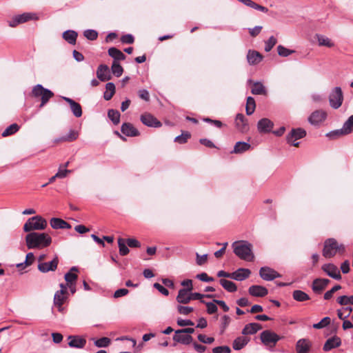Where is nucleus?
Wrapping results in <instances>:
<instances>
[{
	"instance_id": "4be33fe9",
	"label": "nucleus",
	"mask_w": 353,
	"mask_h": 353,
	"mask_svg": "<svg viewBox=\"0 0 353 353\" xmlns=\"http://www.w3.org/2000/svg\"><path fill=\"white\" fill-rule=\"evenodd\" d=\"M274 126V123L270 119L263 118L260 119L257 123V128L261 133L270 132Z\"/></svg>"
},
{
	"instance_id": "e433bc0d",
	"label": "nucleus",
	"mask_w": 353,
	"mask_h": 353,
	"mask_svg": "<svg viewBox=\"0 0 353 353\" xmlns=\"http://www.w3.org/2000/svg\"><path fill=\"white\" fill-rule=\"evenodd\" d=\"M219 283L220 285L229 292H234L237 290L236 285L231 281L221 279Z\"/></svg>"
},
{
	"instance_id": "aec40b11",
	"label": "nucleus",
	"mask_w": 353,
	"mask_h": 353,
	"mask_svg": "<svg viewBox=\"0 0 353 353\" xmlns=\"http://www.w3.org/2000/svg\"><path fill=\"white\" fill-rule=\"evenodd\" d=\"M97 77L101 81H106L111 79L110 69L108 65L101 64L97 70Z\"/></svg>"
},
{
	"instance_id": "c756f323",
	"label": "nucleus",
	"mask_w": 353,
	"mask_h": 353,
	"mask_svg": "<svg viewBox=\"0 0 353 353\" xmlns=\"http://www.w3.org/2000/svg\"><path fill=\"white\" fill-rule=\"evenodd\" d=\"M190 292L185 288L180 289L176 296V301L181 304H187L191 301Z\"/></svg>"
},
{
	"instance_id": "2eb2a0df",
	"label": "nucleus",
	"mask_w": 353,
	"mask_h": 353,
	"mask_svg": "<svg viewBox=\"0 0 353 353\" xmlns=\"http://www.w3.org/2000/svg\"><path fill=\"white\" fill-rule=\"evenodd\" d=\"M173 340L183 345H189L192 341V336L190 334H185L182 330H178L175 331Z\"/></svg>"
},
{
	"instance_id": "6e6552de",
	"label": "nucleus",
	"mask_w": 353,
	"mask_h": 353,
	"mask_svg": "<svg viewBox=\"0 0 353 353\" xmlns=\"http://www.w3.org/2000/svg\"><path fill=\"white\" fill-rule=\"evenodd\" d=\"M343 94L340 87H335L330 94L329 102L334 109H338L343 103Z\"/></svg>"
},
{
	"instance_id": "423d86ee",
	"label": "nucleus",
	"mask_w": 353,
	"mask_h": 353,
	"mask_svg": "<svg viewBox=\"0 0 353 353\" xmlns=\"http://www.w3.org/2000/svg\"><path fill=\"white\" fill-rule=\"evenodd\" d=\"M260 339L265 345L273 347L276 345V343L282 339V337L275 332L267 330L261 333Z\"/></svg>"
},
{
	"instance_id": "7ed1b4c3",
	"label": "nucleus",
	"mask_w": 353,
	"mask_h": 353,
	"mask_svg": "<svg viewBox=\"0 0 353 353\" xmlns=\"http://www.w3.org/2000/svg\"><path fill=\"white\" fill-rule=\"evenodd\" d=\"M232 247L234 253L246 261H252L254 260V255L252 252V245L247 241H236L233 243Z\"/></svg>"
},
{
	"instance_id": "20e7f679",
	"label": "nucleus",
	"mask_w": 353,
	"mask_h": 353,
	"mask_svg": "<svg viewBox=\"0 0 353 353\" xmlns=\"http://www.w3.org/2000/svg\"><path fill=\"white\" fill-rule=\"evenodd\" d=\"M31 96L41 99L40 108L45 105L54 96V93L49 89L45 88L41 84L34 85L31 92Z\"/></svg>"
},
{
	"instance_id": "cd10ccee",
	"label": "nucleus",
	"mask_w": 353,
	"mask_h": 353,
	"mask_svg": "<svg viewBox=\"0 0 353 353\" xmlns=\"http://www.w3.org/2000/svg\"><path fill=\"white\" fill-rule=\"evenodd\" d=\"M50 224L53 229H70L71 225L59 218H52Z\"/></svg>"
},
{
	"instance_id": "ea45409f",
	"label": "nucleus",
	"mask_w": 353,
	"mask_h": 353,
	"mask_svg": "<svg viewBox=\"0 0 353 353\" xmlns=\"http://www.w3.org/2000/svg\"><path fill=\"white\" fill-rule=\"evenodd\" d=\"M292 297L295 301L299 302H303L310 299L309 295L307 293L300 290H294L292 292Z\"/></svg>"
},
{
	"instance_id": "09e8293b",
	"label": "nucleus",
	"mask_w": 353,
	"mask_h": 353,
	"mask_svg": "<svg viewBox=\"0 0 353 353\" xmlns=\"http://www.w3.org/2000/svg\"><path fill=\"white\" fill-rule=\"evenodd\" d=\"M190 297H191V300H200V301L201 302V301H203L202 299L204 297L208 298V299H212V298L216 297V295L215 294H201L199 292H190Z\"/></svg>"
},
{
	"instance_id": "f8f14e48",
	"label": "nucleus",
	"mask_w": 353,
	"mask_h": 353,
	"mask_svg": "<svg viewBox=\"0 0 353 353\" xmlns=\"http://www.w3.org/2000/svg\"><path fill=\"white\" fill-rule=\"evenodd\" d=\"M59 264V258L55 256L50 262H41L38 264V270L43 272L46 273L50 271H55Z\"/></svg>"
},
{
	"instance_id": "e2e57ef3",
	"label": "nucleus",
	"mask_w": 353,
	"mask_h": 353,
	"mask_svg": "<svg viewBox=\"0 0 353 353\" xmlns=\"http://www.w3.org/2000/svg\"><path fill=\"white\" fill-rule=\"evenodd\" d=\"M176 309L178 312L183 315H188L194 311V308L192 307L183 306L181 305H178Z\"/></svg>"
},
{
	"instance_id": "a19ab883",
	"label": "nucleus",
	"mask_w": 353,
	"mask_h": 353,
	"mask_svg": "<svg viewBox=\"0 0 353 353\" xmlns=\"http://www.w3.org/2000/svg\"><path fill=\"white\" fill-rule=\"evenodd\" d=\"M256 108L255 100L252 97L247 98L245 112L248 115H251L254 113Z\"/></svg>"
},
{
	"instance_id": "72a5a7b5",
	"label": "nucleus",
	"mask_w": 353,
	"mask_h": 353,
	"mask_svg": "<svg viewBox=\"0 0 353 353\" xmlns=\"http://www.w3.org/2000/svg\"><path fill=\"white\" fill-rule=\"evenodd\" d=\"M77 37V32L74 30H70L63 32L62 34L63 39L72 45H74L76 43Z\"/></svg>"
},
{
	"instance_id": "b1692460",
	"label": "nucleus",
	"mask_w": 353,
	"mask_h": 353,
	"mask_svg": "<svg viewBox=\"0 0 353 353\" xmlns=\"http://www.w3.org/2000/svg\"><path fill=\"white\" fill-rule=\"evenodd\" d=\"M68 345L70 347L83 348L86 344V340L79 336L70 335L68 337Z\"/></svg>"
},
{
	"instance_id": "a878e982",
	"label": "nucleus",
	"mask_w": 353,
	"mask_h": 353,
	"mask_svg": "<svg viewBox=\"0 0 353 353\" xmlns=\"http://www.w3.org/2000/svg\"><path fill=\"white\" fill-rule=\"evenodd\" d=\"M63 100L65 101L67 103H69L70 106V109L73 113V114L76 117H80L82 115V108L81 105L74 101L73 99L68 98V97H63Z\"/></svg>"
},
{
	"instance_id": "6ab92c4d",
	"label": "nucleus",
	"mask_w": 353,
	"mask_h": 353,
	"mask_svg": "<svg viewBox=\"0 0 353 353\" xmlns=\"http://www.w3.org/2000/svg\"><path fill=\"white\" fill-rule=\"evenodd\" d=\"M312 343L309 339H301L296 344V353H308L311 349Z\"/></svg>"
},
{
	"instance_id": "de8ad7c7",
	"label": "nucleus",
	"mask_w": 353,
	"mask_h": 353,
	"mask_svg": "<svg viewBox=\"0 0 353 353\" xmlns=\"http://www.w3.org/2000/svg\"><path fill=\"white\" fill-rule=\"evenodd\" d=\"M118 245L119 248V254L121 256H125L129 253V248L125 245V241L123 239L119 238L118 239Z\"/></svg>"
},
{
	"instance_id": "c85d7f7f",
	"label": "nucleus",
	"mask_w": 353,
	"mask_h": 353,
	"mask_svg": "<svg viewBox=\"0 0 353 353\" xmlns=\"http://www.w3.org/2000/svg\"><path fill=\"white\" fill-rule=\"evenodd\" d=\"M247 59L250 65H256L262 61L263 56L256 50H250L247 54Z\"/></svg>"
},
{
	"instance_id": "39448f33",
	"label": "nucleus",
	"mask_w": 353,
	"mask_h": 353,
	"mask_svg": "<svg viewBox=\"0 0 353 353\" xmlns=\"http://www.w3.org/2000/svg\"><path fill=\"white\" fill-rule=\"evenodd\" d=\"M47 221L44 218L37 215L28 219L23 225V231L42 230L47 227Z\"/></svg>"
},
{
	"instance_id": "1a4fd4ad",
	"label": "nucleus",
	"mask_w": 353,
	"mask_h": 353,
	"mask_svg": "<svg viewBox=\"0 0 353 353\" xmlns=\"http://www.w3.org/2000/svg\"><path fill=\"white\" fill-rule=\"evenodd\" d=\"M321 270L330 277L336 279L341 280V275L340 271L336 265L333 263H325L321 266Z\"/></svg>"
},
{
	"instance_id": "3c124183",
	"label": "nucleus",
	"mask_w": 353,
	"mask_h": 353,
	"mask_svg": "<svg viewBox=\"0 0 353 353\" xmlns=\"http://www.w3.org/2000/svg\"><path fill=\"white\" fill-rule=\"evenodd\" d=\"M337 303L341 305H353V295L350 296L345 295L341 296L338 297Z\"/></svg>"
},
{
	"instance_id": "603ef678",
	"label": "nucleus",
	"mask_w": 353,
	"mask_h": 353,
	"mask_svg": "<svg viewBox=\"0 0 353 353\" xmlns=\"http://www.w3.org/2000/svg\"><path fill=\"white\" fill-rule=\"evenodd\" d=\"M69 162H66L64 165L60 166L58 172L53 176H66L68 174H71L72 170L66 169Z\"/></svg>"
},
{
	"instance_id": "412c9836",
	"label": "nucleus",
	"mask_w": 353,
	"mask_h": 353,
	"mask_svg": "<svg viewBox=\"0 0 353 353\" xmlns=\"http://www.w3.org/2000/svg\"><path fill=\"white\" fill-rule=\"evenodd\" d=\"M327 114L323 110H316L310 116L308 121L312 125H318L326 119Z\"/></svg>"
},
{
	"instance_id": "4c0bfd02",
	"label": "nucleus",
	"mask_w": 353,
	"mask_h": 353,
	"mask_svg": "<svg viewBox=\"0 0 353 353\" xmlns=\"http://www.w3.org/2000/svg\"><path fill=\"white\" fill-rule=\"evenodd\" d=\"M106 90L103 93V98L106 101L110 100L115 94V85L113 83L109 82L105 85Z\"/></svg>"
},
{
	"instance_id": "9b49d317",
	"label": "nucleus",
	"mask_w": 353,
	"mask_h": 353,
	"mask_svg": "<svg viewBox=\"0 0 353 353\" xmlns=\"http://www.w3.org/2000/svg\"><path fill=\"white\" fill-rule=\"evenodd\" d=\"M259 275L261 279L268 281H272L281 276V275L278 272L267 266H264L260 268Z\"/></svg>"
},
{
	"instance_id": "8fccbe9b",
	"label": "nucleus",
	"mask_w": 353,
	"mask_h": 353,
	"mask_svg": "<svg viewBox=\"0 0 353 353\" xmlns=\"http://www.w3.org/2000/svg\"><path fill=\"white\" fill-rule=\"evenodd\" d=\"M348 134L345 131L343 130V127L340 130H336L331 131L326 134V136L331 139H335L341 136Z\"/></svg>"
},
{
	"instance_id": "774afa93",
	"label": "nucleus",
	"mask_w": 353,
	"mask_h": 353,
	"mask_svg": "<svg viewBox=\"0 0 353 353\" xmlns=\"http://www.w3.org/2000/svg\"><path fill=\"white\" fill-rule=\"evenodd\" d=\"M213 353H230L231 350L230 347L227 345H222V346H218L215 347L212 349Z\"/></svg>"
},
{
	"instance_id": "c03bdc74",
	"label": "nucleus",
	"mask_w": 353,
	"mask_h": 353,
	"mask_svg": "<svg viewBox=\"0 0 353 353\" xmlns=\"http://www.w3.org/2000/svg\"><path fill=\"white\" fill-rule=\"evenodd\" d=\"M317 40L319 46L332 48L334 46V43L328 38L323 35L316 34Z\"/></svg>"
},
{
	"instance_id": "0eeeda50",
	"label": "nucleus",
	"mask_w": 353,
	"mask_h": 353,
	"mask_svg": "<svg viewBox=\"0 0 353 353\" xmlns=\"http://www.w3.org/2000/svg\"><path fill=\"white\" fill-rule=\"evenodd\" d=\"M306 136V131L301 128H293L292 130L288 134L286 137V141L288 143L295 146L299 147V142H296L298 139H302Z\"/></svg>"
},
{
	"instance_id": "4d7b16f0",
	"label": "nucleus",
	"mask_w": 353,
	"mask_h": 353,
	"mask_svg": "<svg viewBox=\"0 0 353 353\" xmlns=\"http://www.w3.org/2000/svg\"><path fill=\"white\" fill-rule=\"evenodd\" d=\"M330 321H331L330 318L328 316H325V317L323 318L321 320V321H319V323H314L313 325V327L315 329L323 328V327H326L327 325H328L330 323Z\"/></svg>"
},
{
	"instance_id": "79ce46f5",
	"label": "nucleus",
	"mask_w": 353,
	"mask_h": 353,
	"mask_svg": "<svg viewBox=\"0 0 353 353\" xmlns=\"http://www.w3.org/2000/svg\"><path fill=\"white\" fill-rule=\"evenodd\" d=\"M108 117L114 125L119 123L121 114L118 110L114 109L109 110Z\"/></svg>"
},
{
	"instance_id": "4468645a",
	"label": "nucleus",
	"mask_w": 353,
	"mask_h": 353,
	"mask_svg": "<svg viewBox=\"0 0 353 353\" xmlns=\"http://www.w3.org/2000/svg\"><path fill=\"white\" fill-rule=\"evenodd\" d=\"M68 299V294H63V290H58L54 296V306L56 307L59 312H63L64 307L63 305Z\"/></svg>"
},
{
	"instance_id": "f03ea898",
	"label": "nucleus",
	"mask_w": 353,
	"mask_h": 353,
	"mask_svg": "<svg viewBox=\"0 0 353 353\" xmlns=\"http://www.w3.org/2000/svg\"><path fill=\"white\" fill-rule=\"evenodd\" d=\"M345 252V247L334 238H330L325 241L323 249V256L325 258H331L336 254L343 255Z\"/></svg>"
},
{
	"instance_id": "f3484780",
	"label": "nucleus",
	"mask_w": 353,
	"mask_h": 353,
	"mask_svg": "<svg viewBox=\"0 0 353 353\" xmlns=\"http://www.w3.org/2000/svg\"><path fill=\"white\" fill-rule=\"evenodd\" d=\"M248 292L254 297H264L268 294V290L265 287L253 285L249 288Z\"/></svg>"
},
{
	"instance_id": "ddd939ff",
	"label": "nucleus",
	"mask_w": 353,
	"mask_h": 353,
	"mask_svg": "<svg viewBox=\"0 0 353 353\" xmlns=\"http://www.w3.org/2000/svg\"><path fill=\"white\" fill-rule=\"evenodd\" d=\"M328 279L317 278L312 281V289L315 294H321L330 283Z\"/></svg>"
},
{
	"instance_id": "680f3d73",
	"label": "nucleus",
	"mask_w": 353,
	"mask_h": 353,
	"mask_svg": "<svg viewBox=\"0 0 353 353\" xmlns=\"http://www.w3.org/2000/svg\"><path fill=\"white\" fill-rule=\"evenodd\" d=\"M83 35L88 40L94 41L98 37V32L94 30H86L84 31Z\"/></svg>"
},
{
	"instance_id": "13d9d810",
	"label": "nucleus",
	"mask_w": 353,
	"mask_h": 353,
	"mask_svg": "<svg viewBox=\"0 0 353 353\" xmlns=\"http://www.w3.org/2000/svg\"><path fill=\"white\" fill-rule=\"evenodd\" d=\"M343 130L350 134L353 131V115L350 116L343 124Z\"/></svg>"
},
{
	"instance_id": "bf43d9fd",
	"label": "nucleus",
	"mask_w": 353,
	"mask_h": 353,
	"mask_svg": "<svg viewBox=\"0 0 353 353\" xmlns=\"http://www.w3.org/2000/svg\"><path fill=\"white\" fill-rule=\"evenodd\" d=\"M8 25L14 28L22 23V14H18L10 19L8 21Z\"/></svg>"
},
{
	"instance_id": "9d476101",
	"label": "nucleus",
	"mask_w": 353,
	"mask_h": 353,
	"mask_svg": "<svg viewBox=\"0 0 353 353\" xmlns=\"http://www.w3.org/2000/svg\"><path fill=\"white\" fill-rule=\"evenodd\" d=\"M141 123L150 128H160L162 123L156 117L150 113L142 114L140 117Z\"/></svg>"
},
{
	"instance_id": "0e129e2a",
	"label": "nucleus",
	"mask_w": 353,
	"mask_h": 353,
	"mask_svg": "<svg viewBox=\"0 0 353 353\" xmlns=\"http://www.w3.org/2000/svg\"><path fill=\"white\" fill-rule=\"evenodd\" d=\"M39 18L38 14L35 12H23V23L29 21H37Z\"/></svg>"
},
{
	"instance_id": "473e14b6",
	"label": "nucleus",
	"mask_w": 353,
	"mask_h": 353,
	"mask_svg": "<svg viewBox=\"0 0 353 353\" xmlns=\"http://www.w3.org/2000/svg\"><path fill=\"white\" fill-rule=\"evenodd\" d=\"M108 54L114 59V61L117 62L124 60L126 57V56L120 50L114 47H112L108 49Z\"/></svg>"
},
{
	"instance_id": "f704fd0d",
	"label": "nucleus",
	"mask_w": 353,
	"mask_h": 353,
	"mask_svg": "<svg viewBox=\"0 0 353 353\" xmlns=\"http://www.w3.org/2000/svg\"><path fill=\"white\" fill-rule=\"evenodd\" d=\"M251 148L250 143L243 141H238L234 145V149L232 151V153L234 154H241L244 152L249 150Z\"/></svg>"
},
{
	"instance_id": "dca6fc26",
	"label": "nucleus",
	"mask_w": 353,
	"mask_h": 353,
	"mask_svg": "<svg viewBox=\"0 0 353 353\" xmlns=\"http://www.w3.org/2000/svg\"><path fill=\"white\" fill-rule=\"evenodd\" d=\"M235 125L238 130L245 132L249 130L248 119L241 113L236 114L235 118Z\"/></svg>"
},
{
	"instance_id": "864d4df0",
	"label": "nucleus",
	"mask_w": 353,
	"mask_h": 353,
	"mask_svg": "<svg viewBox=\"0 0 353 353\" xmlns=\"http://www.w3.org/2000/svg\"><path fill=\"white\" fill-rule=\"evenodd\" d=\"M277 51H278L279 55L281 57H287L289 55L295 52L294 50L288 49L281 45L278 46Z\"/></svg>"
},
{
	"instance_id": "a18cd8bd",
	"label": "nucleus",
	"mask_w": 353,
	"mask_h": 353,
	"mask_svg": "<svg viewBox=\"0 0 353 353\" xmlns=\"http://www.w3.org/2000/svg\"><path fill=\"white\" fill-rule=\"evenodd\" d=\"M191 137V134L188 131H184L181 135L174 138V142L179 144H184L187 143L188 140Z\"/></svg>"
},
{
	"instance_id": "6e6d98bb",
	"label": "nucleus",
	"mask_w": 353,
	"mask_h": 353,
	"mask_svg": "<svg viewBox=\"0 0 353 353\" xmlns=\"http://www.w3.org/2000/svg\"><path fill=\"white\" fill-rule=\"evenodd\" d=\"M201 303L205 304L206 307H207V312L209 314H212L217 312L218 307L214 301L213 302H205V301H201Z\"/></svg>"
},
{
	"instance_id": "f257e3e1",
	"label": "nucleus",
	"mask_w": 353,
	"mask_h": 353,
	"mask_svg": "<svg viewBox=\"0 0 353 353\" xmlns=\"http://www.w3.org/2000/svg\"><path fill=\"white\" fill-rule=\"evenodd\" d=\"M26 241L29 249L43 248L51 244L52 238L46 233L32 232L27 234Z\"/></svg>"
},
{
	"instance_id": "69168bd1",
	"label": "nucleus",
	"mask_w": 353,
	"mask_h": 353,
	"mask_svg": "<svg viewBox=\"0 0 353 353\" xmlns=\"http://www.w3.org/2000/svg\"><path fill=\"white\" fill-rule=\"evenodd\" d=\"M341 289V286L340 285H334L331 290L327 291L323 296L325 300H330L334 292Z\"/></svg>"
},
{
	"instance_id": "49530a36",
	"label": "nucleus",
	"mask_w": 353,
	"mask_h": 353,
	"mask_svg": "<svg viewBox=\"0 0 353 353\" xmlns=\"http://www.w3.org/2000/svg\"><path fill=\"white\" fill-rule=\"evenodd\" d=\"M112 74L117 77H119L123 72V67L119 62L113 61L111 67Z\"/></svg>"
},
{
	"instance_id": "338daca9",
	"label": "nucleus",
	"mask_w": 353,
	"mask_h": 353,
	"mask_svg": "<svg viewBox=\"0 0 353 353\" xmlns=\"http://www.w3.org/2000/svg\"><path fill=\"white\" fill-rule=\"evenodd\" d=\"M230 322H231V319H230V317L229 316L223 315L221 317V332L222 333L226 330V328L230 325Z\"/></svg>"
},
{
	"instance_id": "2f4dec72",
	"label": "nucleus",
	"mask_w": 353,
	"mask_h": 353,
	"mask_svg": "<svg viewBox=\"0 0 353 353\" xmlns=\"http://www.w3.org/2000/svg\"><path fill=\"white\" fill-rule=\"evenodd\" d=\"M250 341V339L245 336H241L236 338L232 343V347L235 350L243 349Z\"/></svg>"
},
{
	"instance_id": "393cba45",
	"label": "nucleus",
	"mask_w": 353,
	"mask_h": 353,
	"mask_svg": "<svg viewBox=\"0 0 353 353\" xmlns=\"http://www.w3.org/2000/svg\"><path fill=\"white\" fill-rule=\"evenodd\" d=\"M262 329L261 324L258 323H250L245 325L242 330L241 334L244 336L252 335L256 334L259 330Z\"/></svg>"
},
{
	"instance_id": "58836bf2",
	"label": "nucleus",
	"mask_w": 353,
	"mask_h": 353,
	"mask_svg": "<svg viewBox=\"0 0 353 353\" xmlns=\"http://www.w3.org/2000/svg\"><path fill=\"white\" fill-rule=\"evenodd\" d=\"M251 92L252 94H260V95H266L267 90L264 85L260 82H255L253 83Z\"/></svg>"
},
{
	"instance_id": "a211bd4d",
	"label": "nucleus",
	"mask_w": 353,
	"mask_h": 353,
	"mask_svg": "<svg viewBox=\"0 0 353 353\" xmlns=\"http://www.w3.org/2000/svg\"><path fill=\"white\" fill-rule=\"evenodd\" d=\"M121 132L127 137H137L139 131L130 123H123L121 127Z\"/></svg>"
},
{
	"instance_id": "7c9ffc66",
	"label": "nucleus",
	"mask_w": 353,
	"mask_h": 353,
	"mask_svg": "<svg viewBox=\"0 0 353 353\" xmlns=\"http://www.w3.org/2000/svg\"><path fill=\"white\" fill-rule=\"evenodd\" d=\"M79 137V132L74 130H70L68 134L54 139V142L57 143L59 142H72Z\"/></svg>"
},
{
	"instance_id": "5fc2aeb1",
	"label": "nucleus",
	"mask_w": 353,
	"mask_h": 353,
	"mask_svg": "<svg viewBox=\"0 0 353 353\" xmlns=\"http://www.w3.org/2000/svg\"><path fill=\"white\" fill-rule=\"evenodd\" d=\"M111 343V340L108 337H101L94 341V345L98 347H108Z\"/></svg>"
},
{
	"instance_id": "c9c22d12",
	"label": "nucleus",
	"mask_w": 353,
	"mask_h": 353,
	"mask_svg": "<svg viewBox=\"0 0 353 353\" xmlns=\"http://www.w3.org/2000/svg\"><path fill=\"white\" fill-rule=\"evenodd\" d=\"M78 268L77 267H72L69 272H68L65 274V280L67 282V285L70 284H74L76 283V281L78 279V276L77 274L74 273L73 272H77Z\"/></svg>"
},
{
	"instance_id": "052dcab7",
	"label": "nucleus",
	"mask_w": 353,
	"mask_h": 353,
	"mask_svg": "<svg viewBox=\"0 0 353 353\" xmlns=\"http://www.w3.org/2000/svg\"><path fill=\"white\" fill-rule=\"evenodd\" d=\"M277 42L276 39L274 36H271L268 41H265V51L270 52Z\"/></svg>"
},
{
	"instance_id": "5701e85b",
	"label": "nucleus",
	"mask_w": 353,
	"mask_h": 353,
	"mask_svg": "<svg viewBox=\"0 0 353 353\" xmlns=\"http://www.w3.org/2000/svg\"><path fill=\"white\" fill-rule=\"evenodd\" d=\"M251 274V271L247 268H239L231 273V279L241 281L248 279Z\"/></svg>"
},
{
	"instance_id": "37998d69",
	"label": "nucleus",
	"mask_w": 353,
	"mask_h": 353,
	"mask_svg": "<svg viewBox=\"0 0 353 353\" xmlns=\"http://www.w3.org/2000/svg\"><path fill=\"white\" fill-rule=\"evenodd\" d=\"M20 129V126L17 123H13L8 126L1 134L3 137H6L14 134L18 132Z\"/></svg>"
},
{
	"instance_id": "bb28decb",
	"label": "nucleus",
	"mask_w": 353,
	"mask_h": 353,
	"mask_svg": "<svg viewBox=\"0 0 353 353\" xmlns=\"http://www.w3.org/2000/svg\"><path fill=\"white\" fill-rule=\"evenodd\" d=\"M341 339L339 336H334L326 341L323 349L324 351L327 352L334 348L339 347L341 345Z\"/></svg>"
}]
</instances>
